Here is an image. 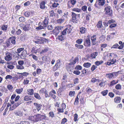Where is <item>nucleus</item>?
Masks as SVG:
<instances>
[{
    "mask_svg": "<svg viewBox=\"0 0 124 124\" xmlns=\"http://www.w3.org/2000/svg\"><path fill=\"white\" fill-rule=\"evenodd\" d=\"M72 28V27L69 24L67 25L65 29L62 32V34L65 36L67 34V32L68 34H70Z\"/></svg>",
    "mask_w": 124,
    "mask_h": 124,
    "instance_id": "1",
    "label": "nucleus"
},
{
    "mask_svg": "<svg viewBox=\"0 0 124 124\" xmlns=\"http://www.w3.org/2000/svg\"><path fill=\"white\" fill-rule=\"evenodd\" d=\"M26 24L24 25L23 30L25 31H29L31 26L32 22L30 20H28L26 22Z\"/></svg>",
    "mask_w": 124,
    "mask_h": 124,
    "instance_id": "2",
    "label": "nucleus"
},
{
    "mask_svg": "<svg viewBox=\"0 0 124 124\" xmlns=\"http://www.w3.org/2000/svg\"><path fill=\"white\" fill-rule=\"evenodd\" d=\"M63 28L62 26H57L54 27V29L53 30V34L55 36H57L60 31H62L61 30Z\"/></svg>",
    "mask_w": 124,
    "mask_h": 124,
    "instance_id": "3",
    "label": "nucleus"
},
{
    "mask_svg": "<svg viewBox=\"0 0 124 124\" xmlns=\"http://www.w3.org/2000/svg\"><path fill=\"white\" fill-rule=\"evenodd\" d=\"M104 10L106 15H108L110 16H112V11L111 10V7L110 6H108L106 7L105 8Z\"/></svg>",
    "mask_w": 124,
    "mask_h": 124,
    "instance_id": "4",
    "label": "nucleus"
},
{
    "mask_svg": "<svg viewBox=\"0 0 124 124\" xmlns=\"http://www.w3.org/2000/svg\"><path fill=\"white\" fill-rule=\"evenodd\" d=\"M105 3V0H97L94 6L98 8L100 6H103Z\"/></svg>",
    "mask_w": 124,
    "mask_h": 124,
    "instance_id": "5",
    "label": "nucleus"
},
{
    "mask_svg": "<svg viewBox=\"0 0 124 124\" xmlns=\"http://www.w3.org/2000/svg\"><path fill=\"white\" fill-rule=\"evenodd\" d=\"M61 63L59 60H58L57 61V62L55 65L54 66L53 68V70L54 71L59 69L61 66Z\"/></svg>",
    "mask_w": 124,
    "mask_h": 124,
    "instance_id": "6",
    "label": "nucleus"
},
{
    "mask_svg": "<svg viewBox=\"0 0 124 124\" xmlns=\"http://www.w3.org/2000/svg\"><path fill=\"white\" fill-rule=\"evenodd\" d=\"M5 54L6 56L4 58L5 60L7 61L11 60L12 59V54L10 52H6Z\"/></svg>",
    "mask_w": 124,
    "mask_h": 124,
    "instance_id": "7",
    "label": "nucleus"
},
{
    "mask_svg": "<svg viewBox=\"0 0 124 124\" xmlns=\"http://www.w3.org/2000/svg\"><path fill=\"white\" fill-rule=\"evenodd\" d=\"M84 45L86 47H89L91 46V42L89 38L85 39L84 40Z\"/></svg>",
    "mask_w": 124,
    "mask_h": 124,
    "instance_id": "8",
    "label": "nucleus"
},
{
    "mask_svg": "<svg viewBox=\"0 0 124 124\" xmlns=\"http://www.w3.org/2000/svg\"><path fill=\"white\" fill-rule=\"evenodd\" d=\"M116 62V59L115 58L109 59L108 62L106 63V64L108 65H110L115 64Z\"/></svg>",
    "mask_w": 124,
    "mask_h": 124,
    "instance_id": "9",
    "label": "nucleus"
},
{
    "mask_svg": "<svg viewBox=\"0 0 124 124\" xmlns=\"http://www.w3.org/2000/svg\"><path fill=\"white\" fill-rule=\"evenodd\" d=\"M48 18L45 17L43 22L41 23L40 22H39V24L40 25L41 24V25H42L43 26H44L46 28L48 23Z\"/></svg>",
    "mask_w": 124,
    "mask_h": 124,
    "instance_id": "10",
    "label": "nucleus"
},
{
    "mask_svg": "<svg viewBox=\"0 0 124 124\" xmlns=\"http://www.w3.org/2000/svg\"><path fill=\"white\" fill-rule=\"evenodd\" d=\"M37 120L38 121H39L43 119H45L46 118V116L44 115H41L38 114L37 115Z\"/></svg>",
    "mask_w": 124,
    "mask_h": 124,
    "instance_id": "11",
    "label": "nucleus"
},
{
    "mask_svg": "<svg viewBox=\"0 0 124 124\" xmlns=\"http://www.w3.org/2000/svg\"><path fill=\"white\" fill-rule=\"evenodd\" d=\"M72 21L74 23H77L78 22V19L76 17L77 15L74 12L72 13Z\"/></svg>",
    "mask_w": 124,
    "mask_h": 124,
    "instance_id": "12",
    "label": "nucleus"
},
{
    "mask_svg": "<svg viewBox=\"0 0 124 124\" xmlns=\"http://www.w3.org/2000/svg\"><path fill=\"white\" fill-rule=\"evenodd\" d=\"M34 14V12L33 11H27L25 12L24 14L27 17H29L30 15L33 16Z\"/></svg>",
    "mask_w": 124,
    "mask_h": 124,
    "instance_id": "13",
    "label": "nucleus"
},
{
    "mask_svg": "<svg viewBox=\"0 0 124 124\" xmlns=\"http://www.w3.org/2000/svg\"><path fill=\"white\" fill-rule=\"evenodd\" d=\"M34 105L35 106V107L38 111H39L40 110L42 106L41 104L37 103L35 102L34 103Z\"/></svg>",
    "mask_w": 124,
    "mask_h": 124,
    "instance_id": "14",
    "label": "nucleus"
},
{
    "mask_svg": "<svg viewBox=\"0 0 124 124\" xmlns=\"http://www.w3.org/2000/svg\"><path fill=\"white\" fill-rule=\"evenodd\" d=\"M28 119L34 122H38L36 115L29 116Z\"/></svg>",
    "mask_w": 124,
    "mask_h": 124,
    "instance_id": "15",
    "label": "nucleus"
},
{
    "mask_svg": "<svg viewBox=\"0 0 124 124\" xmlns=\"http://www.w3.org/2000/svg\"><path fill=\"white\" fill-rule=\"evenodd\" d=\"M33 98L31 96L26 95L24 96V100L25 101H28L33 100Z\"/></svg>",
    "mask_w": 124,
    "mask_h": 124,
    "instance_id": "16",
    "label": "nucleus"
},
{
    "mask_svg": "<svg viewBox=\"0 0 124 124\" xmlns=\"http://www.w3.org/2000/svg\"><path fill=\"white\" fill-rule=\"evenodd\" d=\"M98 55V53L96 52L92 53L90 55V57L92 59H94L96 58Z\"/></svg>",
    "mask_w": 124,
    "mask_h": 124,
    "instance_id": "17",
    "label": "nucleus"
},
{
    "mask_svg": "<svg viewBox=\"0 0 124 124\" xmlns=\"http://www.w3.org/2000/svg\"><path fill=\"white\" fill-rule=\"evenodd\" d=\"M108 56L109 57V59H112L113 58H115V56H116V54L114 53H111L108 54Z\"/></svg>",
    "mask_w": 124,
    "mask_h": 124,
    "instance_id": "18",
    "label": "nucleus"
},
{
    "mask_svg": "<svg viewBox=\"0 0 124 124\" xmlns=\"http://www.w3.org/2000/svg\"><path fill=\"white\" fill-rule=\"evenodd\" d=\"M6 7L2 5L0 7V12H3V13L6 11Z\"/></svg>",
    "mask_w": 124,
    "mask_h": 124,
    "instance_id": "19",
    "label": "nucleus"
},
{
    "mask_svg": "<svg viewBox=\"0 0 124 124\" xmlns=\"http://www.w3.org/2000/svg\"><path fill=\"white\" fill-rule=\"evenodd\" d=\"M46 2L45 1H43L41 2L40 5V8L41 9H44L45 8V4Z\"/></svg>",
    "mask_w": 124,
    "mask_h": 124,
    "instance_id": "20",
    "label": "nucleus"
},
{
    "mask_svg": "<svg viewBox=\"0 0 124 124\" xmlns=\"http://www.w3.org/2000/svg\"><path fill=\"white\" fill-rule=\"evenodd\" d=\"M37 40L41 42H44L45 43H47L48 40V39H46L42 37H41L40 38H39Z\"/></svg>",
    "mask_w": 124,
    "mask_h": 124,
    "instance_id": "21",
    "label": "nucleus"
},
{
    "mask_svg": "<svg viewBox=\"0 0 124 124\" xmlns=\"http://www.w3.org/2000/svg\"><path fill=\"white\" fill-rule=\"evenodd\" d=\"M65 37V36L63 35L62 34L59 35L58 37L57 38L59 40L62 41L64 39Z\"/></svg>",
    "mask_w": 124,
    "mask_h": 124,
    "instance_id": "22",
    "label": "nucleus"
},
{
    "mask_svg": "<svg viewBox=\"0 0 124 124\" xmlns=\"http://www.w3.org/2000/svg\"><path fill=\"white\" fill-rule=\"evenodd\" d=\"M28 94L30 95H32L34 93V90L32 89H29L27 90Z\"/></svg>",
    "mask_w": 124,
    "mask_h": 124,
    "instance_id": "23",
    "label": "nucleus"
},
{
    "mask_svg": "<svg viewBox=\"0 0 124 124\" xmlns=\"http://www.w3.org/2000/svg\"><path fill=\"white\" fill-rule=\"evenodd\" d=\"M121 100V98L120 97H116L114 98V101L115 102L118 103L120 102Z\"/></svg>",
    "mask_w": 124,
    "mask_h": 124,
    "instance_id": "24",
    "label": "nucleus"
},
{
    "mask_svg": "<svg viewBox=\"0 0 124 124\" xmlns=\"http://www.w3.org/2000/svg\"><path fill=\"white\" fill-rule=\"evenodd\" d=\"M39 26L37 27L36 28V29L37 30H41L42 29H45L46 28V27L43 26L42 25H41V24L40 25H39Z\"/></svg>",
    "mask_w": 124,
    "mask_h": 124,
    "instance_id": "25",
    "label": "nucleus"
},
{
    "mask_svg": "<svg viewBox=\"0 0 124 124\" xmlns=\"http://www.w3.org/2000/svg\"><path fill=\"white\" fill-rule=\"evenodd\" d=\"M80 32L82 34L84 33L86 31V29L83 27L81 28L80 29Z\"/></svg>",
    "mask_w": 124,
    "mask_h": 124,
    "instance_id": "26",
    "label": "nucleus"
},
{
    "mask_svg": "<svg viewBox=\"0 0 124 124\" xmlns=\"http://www.w3.org/2000/svg\"><path fill=\"white\" fill-rule=\"evenodd\" d=\"M23 88H21L20 89H17L15 91L18 94H20L23 90Z\"/></svg>",
    "mask_w": 124,
    "mask_h": 124,
    "instance_id": "27",
    "label": "nucleus"
},
{
    "mask_svg": "<svg viewBox=\"0 0 124 124\" xmlns=\"http://www.w3.org/2000/svg\"><path fill=\"white\" fill-rule=\"evenodd\" d=\"M38 49L36 47H33L32 48L31 52L32 53L36 54L37 52Z\"/></svg>",
    "mask_w": 124,
    "mask_h": 124,
    "instance_id": "28",
    "label": "nucleus"
},
{
    "mask_svg": "<svg viewBox=\"0 0 124 124\" xmlns=\"http://www.w3.org/2000/svg\"><path fill=\"white\" fill-rule=\"evenodd\" d=\"M16 38L15 37H12L11 38V43L13 44H16L15 39Z\"/></svg>",
    "mask_w": 124,
    "mask_h": 124,
    "instance_id": "29",
    "label": "nucleus"
},
{
    "mask_svg": "<svg viewBox=\"0 0 124 124\" xmlns=\"http://www.w3.org/2000/svg\"><path fill=\"white\" fill-rule=\"evenodd\" d=\"M35 97L38 100H40L41 99V97L39 96L38 93H34Z\"/></svg>",
    "mask_w": 124,
    "mask_h": 124,
    "instance_id": "30",
    "label": "nucleus"
},
{
    "mask_svg": "<svg viewBox=\"0 0 124 124\" xmlns=\"http://www.w3.org/2000/svg\"><path fill=\"white\" fill-rule=\"evenodd\" d=\"M16 67L17 69L22 70L24 69V67L23 65H17L16 66Z\"/></svg>",
    "mask_w": 124,
    "mask_h": 124,
    "instance_id": "31",
    "label": "nucleus"
},
{
    "mask_svg": "<svg viewBox=\"0 0 124 124\" xmlns=\"http://www.w3.org/2000/svg\"><path fill=\"white\" fill-rule=\"evenodd\" d=\"M108 92V90H104L101 92V94L103 96H105L107 95Z\"/></svg>",
    "mask_w": 124,
    "mask_h": 124,
    "instance_id": "32",
    "label": "nucleus"
},
{
    "mask_svg": "<svg viewBox=\"0 0 124 124\" xmlns=\"http://www.w3.org/2000/svg\"><path fill=\"white\" fill-rule=\"evenodd\" d=\"M49 118H53L55 117V116L54 112L53 111H50L49 113Z\"/></svg>",
    "mask_w": 124,
    "mask_h": 124,
    "instance_id": "33",
    "label": "nucleus"
},
{
    "mask_svg": "<svg viewBox=\"0 0 124 124\" xmlns=\"http://www.w3.org/2000/svg\"><path fill=\"white\" fill-rule=\"evenodd\" d=\"M78 100L79 98L78 97V95H77L75 99V102L74 103V104L75 105H78L79 102Z\"/></svg>",
    "mask_w": 124,
    "mask_h": 124,
    "instance_id": "34",
    "label": "nucleus"
},
{
    "mask_svg": "<svg viewBox=\"0 0 124 124\" xmlns=\"http://www.w3.org/2000/svg\"><path fill=\"white\" fill-rule=\"evenodd\" d=\"M91 63L89 62L85 63L83 64V66L84 67L87 68L91 66Z\"/></svg>",
    "mask_w": 124,
    "mask_h": 124,
    "instance_id": "35",
    "label": "nucleus"
},
{
    "mask_svg": "<svg viewBox=\"0 0 124 124\" xmlns=\"http://www.w3.org/2000/svg\"><path fill=\"white\" fill-rule=\"evenodd\" d=\"M103 62V61L102 60L100 61H96L95 62V64L96 65L98 66L101 64Z\"/></svg>",
    "mask_w": 124,
    "mask_h": 124,
    "instance_id": "36",
    "label": "nucleus"
},
{
    "mask_svg": "<svg viewBox=\"0 0 124 124\" xmlns=\"http://www.w3.org/2000/svg\"><path fill=\"white\" fill-rule=\"evenodd\" d=\"M8 26L7 25H3L1 27L2 30L4 31H6L7 29Z\"/></svg>",
    "mask_w": 124,
    "mask_h": 124,
    "instance_id": "37",
    "label": "nucleus"
},
{
    "mask_svg": "<svg viewBox=\"0 0 124 124\" xmlns=\"http://www.w3.org/2000/svg\"><path fill=\"white\" fill-rule=\"evenodd\" d=\"M106 77L108 78L109 79H111L113 77V75L112 74V73H110L106 75Z\"/></svg>",
    "mask_w": 124,
    "mask_h": 124,
    "instance_id": "38",
    "label": "nucleus"
},
{
    "mask_svg": "<svg viewBox=\"0 0 124 124\" xmlns=\"http://www.w3.org/2000/svg\"><path fill=\"white\" fill-rule=\"evenodd\" d=\"M96 36L95 35H93L91 38V40L92 43H93L96 40Z\"/></svg>",
    "mask_w": 124,
    "mask_h": 124,
    "instance_id": "39",
    "label": "nucleus"
},
{
    "mask_svg": "<svg viewBox=\"0 0 124 124\" xmlns=\"http://www.w3.org/2000/svg\"><path fill=\"white\" fill-rule=\"evenodd\" d=\"M48 47H46L44 49H42L40 52L41 54H43L47 52L48 51Z\"/></svg>",
    "mask_w": 124,
    "mask_h": 124,
    "instance_id": "40",
    "label": "nucleus"
},
{
    "mask_svg": "<svg viewBox=\"0 0 124 124\" xmlns=\"http://www.w3.org/2000/svg\"><path fill=\"white\" fill-rule=\"evenodd\" d=\"M19 20L20 22H24L25 21V18L23 17H21L19 18Z\"/></svg>",
    "mask_w": 124,
    "mask_h": 124,
    "instance_id": "41",
    "label": "nucleus"
},
{
    "mask_svg": "<svg viewBox=\"0 0 124 124\" xmlns=\"http://www.w3.org/2000/svg\"><path fill=\"white\" fill-rule=\"evenodd\" d=\"M86 70L84 69L82 70V74H81V76H83L85 75V74L86 73Z\"/></svg>",
    "mask_w": 124,
    "mask_h": 124,
    "instance_id": "42",
    "label": "nucleus"
},
{
    "mask_svg": "<svg viewBox=\"0 0 124 124\" xmlns=\"http://www.w3.org/2000/svg\"><path fill=\"white\" fill-rule=\"evenodd\" d=\"M118 83V81H116L115 80H113L111 82L110 85L111 86H113Z\"/></svg>",
    "mask_w": 124,
    "mask_h": 124,
    "instance_id": "43",
    "label": "nucleus"
},
{
    "mask_svg": "<svg viewBox=\"0 0 124 124\" xmlns=\"http://www.w3.org/2000/svg\"><path fill=\"white\" fill-rule=\"evenodd\" d=\"M119 72H118V71L117 72H112V73L113 75V77L117 76L118 74H119Z\"/></svg>",
    "mask_w": 124,
    "mask_h": 124,
    "instance_id": "44",
    "label": "nucleus"
},
{
    "mask_svg": "<svg viewBox=\"0 0 124 124\" xmlns=\"http://www.w3.org/2000/svg\"><path fill=\"white\" fill-rule=\"evenodd\" d=\"M75 94V92L74 91H70L69 93V95L71 97H72L74 96Z\"/></svg>",
    "mask_w": 124,
    "mask_h": 124,
    "instance_id": "45",
    "label": "nucleus"
},
{
    "mask_svg": "<svg viewBox=\"0 0 124 124\" xmlns=\"http://www.w3.org/2000/svg\"><path fill=\"white\" fill-rule=\"evenodd\" d=\"M15 114L17 116H20L22 115V113L20 111H18L17 112H14Z\"/></svg>",
    "mask_w": 124,
    "mask_h": 124,
    "instance_id": "46",
    "label": "nucleus"
},
{
    "mask_svg": "<svg viewBox=\"0 0 124 124\" xmlns=\"http://www.w3.org/2000/svg\"><path fill=\"white\" fill-rule=\"evenodd\" d=\"M33 41L36 44H43L44 43V42H40V41H39L37 40H34Z\"/></svg>",
    "mask_w": 124,
    "mask_h": 124,
    "instance_id": "47",
    "label": "nucleus"
},
{
    "mask_svg": "<svg viewBox=\"0 0 124 124\" xmlns=\"http://www.w3.org/2000/svg\"><path fill=\"white\" fill-rule=\"evenodd\" d=\"M73 73L74 74L78 75L80 74L81 72L78 70H77L74 71Z\"/></svg>",
    "mask_w": 124,
    "mask_h": 124,
    "instance_id": "48",
    "label": "nucleus"
},
{
    "mask_svg": "<svg viewBox=\"0 0 124 124\" xmlns=\"http://www.w3.org/2000/svg\"><path fill=\"white\" fill-rule=\"evenodd\" d=\"M49 12L50 14V16L53 17L54 16V10H51L49 11Z\"/></svg>",
    "mask_w": 124,
    "mask_h": 124,
    "instance_id": "49",
    "label": "nucleus"
},
{
    "mask_svg": "<svg viewBox=\"0 0 124 124\" xmlns=\"http://www.w3.org/2000/svg\"><path fill=\"white\" fill-rule=\"evenodd\" d=\"M115 88L117 90H120L121 89V85L120 84H118L116 86Z\"/></svg>",
    "mask_w": 124,
    "mask_h": 124,
    "instance_id": "50",
    "label": "nucleus"
},
{
    "mask_svg": "<svg viewBox=\"0 0 124 124\" xmlns=\"http://www.w3.org/2000/svg\"><path fill=\"white\" fill-rule=\"evenodd\" d=\"M79 80V79L78 78H76L73 80L74 84L76 85L78 83Z\"/></svg>",
    "mask_w": 124,
    "mask_h": 124,
    "instance_id": "51",
    "label": "nucleus"
},
{
    "mask_svg": "<svg viewBox=\"0 0 124 124\" xmlns=\"http://www.w3.org/2000/svg\"><path fill=\"white\" fill-rule=\"evenodd\" d=\"M102 24L101 21H99L98 22V23L97 24V26L98 28H101L102 27Z\"/></svg>",
    "mask_w": 124,
    "mask_h": 124,
    "instance_id": "52",
    "label": "nucleus"
},
{
    "mask_svg": "<svg viewBox=\"0 0 124 124\" xmlns=\"http://www.w3.org/2000/svg\"><path fill=\"white\" fill-rule=\"evenodd\" d=\"M82 69V67L80 65H78L75 67V69L77 70H81Z\"/></svg>",
    "mask_w": 124,
    "mask_h": 124,
    "instance_id": "53",
    "label": "nucleus"
},
{
    "mask_svg": "<svg viewBox=\"0 0 124 124\" xmlns=\"http://www.w3.org/2000/svg\"><path fill=\"white\" fill-rule=\"evenodd\" d=\"M5 44L7 47H9L11 45L10 41L9 40L7 41Z\"/></svg>",
    "mask_w": 124,
    "mask_h": 124,
    "instance_id": "54",
    "label": "nucleus"
},
{
    "mask_svg": "<svg viewBox=\"0 0 124 124\" xmlns=\"http://www.w3.org/2000/svg\"><path fill=\"white\" fill-rule=\"evenodd\" d=\"M42 70L40 69L37 68L36 70V73L37 75H39L41 73Z\"/></svg>",
    "mask_w": 124,
    "mask_h": 124,
    "instance_id": "55",
    "label": "nucleus"
},
{
    "mask_svg": "<svg viewBox=\"0 0 124 124\" xmlns=\"http://www.w3.org/2000/svg\"><path fill=\"white\" fill-rule=\"evenodd\" d=\"M24 49V48H18L17 49V53L19 54L21 52L23 51Z\"/></svg>",
    "mask_w": 124,
    "mask_h": 124,
    "instance_id": "56",
    "label": "nucleus"
},
{
    "mask_svg": "<svg viewBox=\"0 0 124 124\" xmlns=\"http://www.w3.org/2000/svg\"><path fill=\"white\" fill-rule=\"evenodd\" d=\"M79 45L76 44H75V46L78 48H82L83 47V46L82 45Z\"/></svg>",
    "mask_w": 124,
    "mask_h": 124,
    "instance_id": "57",
    "label": "nucleus"
},
{
    "mask_svg": "<svg viewBox=\"0 0 124 124\" xmlns=\"http://www.w3.org/2000/svg\"><path fill=\"white\" fill-rule=\"evenodd\" d=\"M64 21V19L60 18L57 21V22L58 23H63Z\"/></svg>",
    "mask_w": 124,
    "mask_h": 124,
    "instance_id": "58",
    "label": "nucleus"
},
{
    "mask_svg": "<svg viewBox=\"0 0 124 124\" xmlns=\"http://www.w3.org/2000/svg\"><path fill=\"white\" fill-rule=\"evenodd\" d=\"M78 115L76 114H74V121L76 122L78 121Z\"/></svg>",
    "mask_w": 124,
    "mask_h": 124,
    "instance_id": "59",
    "label": "nucleus"
},
{
    "mask_svg": "<svg viewBox=\"0 0 124 124\" xmlns=\"http://www.w3.org/2000/svg\"><path fill=\"white\" fill-rule=\"evenodd\" d=\"M49 58L47 57L46 56H44L42 57V59L43 61H46L48 60V58Z\"/></svg>",
    "mask_w": 124,
    "mask_h": 124,
    "instance_id": "60",
    "label": "nucleus"
},
{
    "mask_svg": "<svg viewBox=\"0 0 124 124\" xmlns=\"http://www.w3.org/2000/svg\"><path fill=\"white\" fill-rule=\"evenodd\" d=\"M7 88L9 90H12L13 88L12 85H7Z\"/></svg>",
    "mask_w": 124,
    "mask_h": 124,
    "instance_id": "61",
    "label": "nucleus"
},
{
    "mask_svg": "<svg viewBox=\"0 0 124 124\" xmlns=\"http://www.w3.org/2000/svg\"><path fill=\"white\" fill-rule=\"evenodd\" d=\"M83 41L82 39H78L76 41V42L79 44H80Z\"/></svg>",
    "mask_w": 124,
    "mask_h": 124,
    "instance_id": "62",
    "label": "nucleus"
},
{
    "mask_svg": "<svg viewBox=\"0 0 124 124\" xmlns=\"http://www.w3.org/2000/svg\"><path fill=\"white\" fill-rule=\"evenodd\" d=\"M46 90L45 89L43 88L41 89L39 92L40 93H44Z\"/></svg>",
    "mask_w": 124,
    "mask_h": 124,
    "instance_id": "63",
    "label": "nucleus"
},
{
    "mask_svg": "<svg viewBox=\"0 0 124 124\" xmlns=\"http://www.w3.org/2000/svg\"><path fill=\"white\" fill-rule=\"evenodd\" d=\"M59 4L57 2H54L52 5L53 7L54 8L56 7Z\"/></svg>",
    "mask_w": 124,
    "mask_h": 124,
    "instance_id": "64",
    "label": "nucleus"
}]
</instances>
